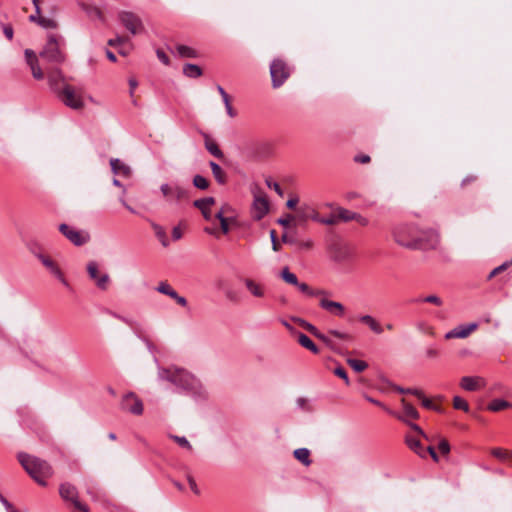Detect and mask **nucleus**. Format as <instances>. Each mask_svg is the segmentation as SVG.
I'll list each match as a JSON object with an SVG mask.
<instances>
[{
    "label": "nucleus",
    "instance_id": "11",
    "mask_svg": "<svg viewBox=\"0 0 512 512\" xmlns=\"http://www.w3.org/2000/svg\"><path fill=\"white\" fill-rule=\"evenodd\" d=\"M59 231L76 246H82L90 240L88 232L76 230L65 223L59 225Z\"/></svg>",
    "mask_w": 512,
    "mask_h": 512
},
{
    "label": "nucleus",
    "instance_id": "41",
    "mask_svg": "<svg viewBox=\"0 0 512 512\" xmlns=\"http://www.w3.org/2000/svg\"><path fill=\"white\" fill-rule=\"evenodd\" d=\"M155 289L157 292L167 295L170 298L176 291L167 281H161Z\"/></svg>",
    "mask_w": 512,
    "mask_h": 512
},
{
    "label": "nucleus",
    "instance_id": "59",
    "mask_svg": "<svg viewBox=\"0 0 512 512\" xmlns=\"http://www.w3.org/2000/svg\"><path fill=\"white\" fill-rule=\"evenodd\" d=\"M223 103L225 105L226 112L229 115V117L234 118L237 113H236V111L233 109V107L231 105L230 97L228 99H226V100H223Z\"/></svg>",
    "mask_w": 512,
    "mask_h": 512
},
{
    "label": "nucleus",
    "instance_id": "18",
    "mask_svg": "<svg viewBox=\"0 0 512 512\" xmlns=\"http://www.w3.org/2000/svg\"><path fill=\"white\" fill-rule=\"evenodd\" d=\"M296 218L300 223H304L309 219L317 222V220H319V214L309 204H302L296 209Z\"/></svg>",
    "mask_w": 512,
    "mask_h": 512
},
{
    "label": "nucleus",
    "instance_id": "45",
    "mask_svg": "<svg viewBox=\"0 0 512 512\" xmlns=\"http://www.w3.org/2000/svg\"><path fill=\"white\" fill-rule=\"evenodd\" d=\"M169 438L172 439L173 441H175L179 446H181L187 450H192V445L190 444V442L188 441V439L186 437L170 434Z\"/></svg>",
    "mask_w": 512,
    "mask_h": 512
},
{
    "label": "nucleus",
    "instance_id": "44",
    "mask_svg": "<svg viewBox=\"0 0 512 512\" xmlns=\"http://www.w3.org/2000/svg\"><path fill=\"white\" fill-rule=\"evenodd\" d=\"M193 185L200 190H206L208 189L210 183L205 177L201 175H195L193 178Z\"/></svg>",
    "mask_w": 512,
    "mask_h": 512
},
{
    "label": "nucleus",
    "instance_id": "54",
    "mask_svg": "<svg viewBox=\"0 0 512 512\" xmlns=\"http://www.w3.org/2000/svg\"><path fill=\"white\" fill-rule=\"evenodd\" d=\"M313 241L310 240V239H307V240H297V243H296V246L298 247V249L300 250H305V251H308V250H311L313 248Z\"/></svg>",
    "mask_w": 512,
    "mask_h": 512
},
{
    "label": "nucleus",
    "instance_id": "60",
    "mask_svg": "<svg viewBox=\"0 0 512 512\" xmlns=\"http://www.w3.org/2000/svg\"><path fill=\"white\" fill-rule=\"evenodd\" d=\"M509 266V263L508 262H505L503 264H501L500 266L494 268L490 274H489V279H491L492 277L496 276L497 274H499L500 272L504 271L507 269V267Z\"/></svg>",
    "mask_w": 512,
    "mask_h": 512
},
{
    "label": "nucleus",
    "instance_id": "52",
    "mask_svg": "<svg viewBox=\"0 0 512 512\" xmlns=\"http://www.w3.org/2000/svg\"><path fill=\"white\" fill-rule=\"evenodd\" d=\"M38 24L43 27V28H51V29H54L57 27V23L56 21H54L53 19H49V18H45V17H41L38 19Z\"/></svg>",
    "mask_w": 512,
    "mask_h": 512
},
{
    "label": "nucleus",
    "instance_id": "35",
    "mask_svg": "<svg viewBox=\"0 0 512 512\" xmlns=\"http://www.w3.org/2000/svg\"><path fill=\"white\" fill-rule=\"evenodd\" d=\"M111 169L115 174H130V168L122 163L119 159H111L110 160Z\"/></svg>",
    "mask_w": 512,
    "mask_h": 512
},
{
    "label": "nucleus",
    "instance_id": "2",
    "mask_svg": "<svg viewBox=\"0 0 512 512\" xmlns=\"http://www.w3.org/2000/svg\"><path fill=\"white\" fill-rule=\"evenodd\" d=\"M18 460L26 472L41 486L46 485V479L53 474L48 462L26 453H19Z\"/></svg>",
    "mask_w": 512,
    "mask_h": 512
},
{
    "label": "nucleus",
    "instance_id": "56",
    "mask_svg": "<svg viewBox=\"0 0 512 512\" xmlns=\"http://www.w3.org/2000/svg\"><path fill=\"white\" fill-rule=\"evenodd\" d=\"M294 219H297L296 216L292 214H287L285 217L279 218L277 220L278 224L282 225L283 227H288Z\"/></svg>",
    "mask_w": 512,
    "mask_h": 512
},
{
    "label": "nucleus",
    "instance_id": "6",
    "mask_svg": "<svg viewBox=\"0 0 512 512\" xmlns=\"http://www.w3.org/2000/svg\"><path fill=\"white\" fill-rule=\"evenodd\" d=\"M58 37L54 34L49 35L47 43L40 52V57L51 64H61L65 61V55L60 49Z\"/></svg>",
    "mask_w": 512,
    "mask_h": 512
},
{
    "label": "nucleus",
    "instance_id": "8",
    "mask_svg": "<svg viewBox=\"0 0 512 512\" xmlns=\"http://www.w3.org/2000/svg\"><path fill=\"white\" fill-rule=\"evenodd\" d=\"M56 94L61 102L71 109L80 110L84 107L81 95L77 94L70 85H64Z\"/></svg>",
    "mask_w": 512,
    "mask_h": 512
},
{
    "label": "nucleus",
    "instance_id": "16",
    "mask_svg": "<svg viewBox=\"0 0 512 512\" xmlns=\"http://www.w3.org/2000/svg\"><path fill=\"white\" fill-rule=\"evenodd\" d=\"M160 190L167 201H179L187 197L186 190L177 185L171 186L165 183L161 185Z\"/></svg>",
    "mask_w": 512,
    "mask_h": 512
},
{
    "label": "nucleus",
    "instance_id": "22",
    "mask_svg": "<svg viewBox=\"0 0 512 512\" xmlns=\"http://www.w3.org/2000/svg\"><path fill=\"white\" fill-rule=\"evenodd\" d=\"M202 135L204 137V144H205V148L207 149V151L214 157H216L218 159H223L224 154L221 151V149L219 148V146L217 145V143L214 140H212L211 137L207 133H202Z\"/></svg>",
    "mask_w": 512,
    "mask_h": 512
},
{
    "label": "nucleus",
    "instance_id": "28",
    "mask_svg": "<svg viewBox=\"0 0 512 512\" xmlns=\"http://www.w3.org/2000/svg\"><path fill=\"white\" fill-rule=\"evenodd\" d=\"M209 166L211 168V171H212V174H213L215 180L219 184H225L227 181V175L224 172V170L216 162H213V161L209 162Z\"/></svg>",
    "mask_w": 512,
    "mask_h": 512
},
{
    "label": "nucleus",
    "instance_id": "31",
    "mask_svg": "<svg viewBox=\"0 0 512 512\" xmlns=\"http://www.w3.org/2000/svg\"><path fill=\"white\" fill-rule=\"evenodd\" d=\"M215 218L220 222L221 231L227 234L230 231V224L234 222L233 217L224 216V211H218L215 214Z\"/></svg>",
    "mask_w": 512,
    "mask_h": 512
},
{
    "label": "nucleus",
    "instance_id": "40",
    "mask_svg": "<svg viewBox=\"0 0 512 512\" xmlns=\"http://www.w3.org/2000/svg\"><path fill=\"white\" fill-rule=\"evenodd\" d=\"M214 204H215V198L214 197H206V198L197 199L193 203V205L196 208H198L199 210L208 209V208H210Z\"/></svg>",
    "mask_w": 512,
    "mask_h": 512
},
{
    "label": "nucleus",
    "instance_id": "4",
    "mask_svg": "<svg viewBox=\"0 0 512 512\" xmlns=\"http://www.w3.org/2000/svg\"><path fill=\"white\" fill-rule=\"evenodd\" d=\"M440 244L439 233L432 228H421L418 226L416 240L413 250L430 251L436 250Z\"/></svg>",
    "mask_w": 512,
    "mask_h": 512
},
{
    "label": "nucleus",
    "instance_id": "53",
    "mask_svg": "<svg viewBox=\"0 0 512 512\" xmlns=\"http://www.w3.org/2000/svg\"><path fill=\"white\" fill-rule=\"evenodd\" d=\"M333 372L336 376L343 379L345 381L346 385L350 384L347 372L342 366L336 367Z\"/></svg>",
    "mask_w": 512,
    "mask_h": 512
},
{
    "label": "nucleus",
    "instance_id": "34",
    "mask_svg": "<svg viewBox=\"0 0 512 512\" xmlns=\"http://www.w3.org/2000/svg\"><path fill=\"white\" fill-rule=\"evenodd\" d=\"M510 407H512L510 402L503 399H494L488 404L487 409L492 412H498Z\"/></svg>",
    "mask_w": 512,
    "mask_h": 512
},
{
    "label": "nucleus",
    "instance_id": "27",
    "mask_svg": "<svg viewBox=\"0 0 512 512\" xmlns=\"http://www.w3.org/2000/svg\"><path fill=\"white\" fill-rule=\"evenodd\" d=\"M405 441H406L407 446L412 451H414L416 454H418L422 458L426 457V450L424 449V447L422 446L421 442L418 439H416L412 436H407Z\"/></svg>",
    "mask_w": 512,
    "mask_h": 512
},
{
    "label": "nucleus",
    "instance_id": "23",
    "mask_svg": "<svg viewBox=\"0 0 512 512\" xmlns=\"http://www.w3.org/2000/svg\"><path fill=\"white\" fill-rule=\"evenodd\" d=\"M483 379L480 377L464 376L461 378L460 386L466 391H475L480 388Z\"/></svg>",
    "mask_w": 512,
    "mask_h": 512
},
{
    "label": "nucleus",
    "instance_id": "39",
    "mask_svg": "<svg viewBox=\"0 0 512 512\" xmlns=\"http://www.w3.org/2000/svg\"><path fill=\"white\" fill-rule=\"evenodd\" d=\"M491 454L499 460H511L512 459V451H508L502 448H493L491 449Z\"/></svg>",
    "mask_w": 512,
    "mask_h": 512
},
{
    "label": "nucleus",
    "instance_id": "37",
    "mask_svg": "<svg viewBox=\"0 0 512 512\" xmlns=\"http://www.w3.org/2000/svg\"><path fill=\"white\" fill-rule=\"evenodd\" d=\"M151 226H152V229L155 232L156 237L159 239L161 244L164 247H167L169 245V240L167 238V234H166V231L164 230V228L162 226H160L159 224L154 223V222L151 224Z\"/></svg>",
    "mask_w": 512,
    "mask_h": 512
},
{
    "label": "nucleus",
    "instance_id": "63",
    "mask_svg": "<svg viewBox=\"0 0 512 512\" xmlns=\"http://www.w3.org/2000/svg\"><path fill=\"white\" fill-rule=\"evenodd\" d=\"M438 448H439L440 452L443 454H448L450 451V445H449L448 441L445 439H442L439 442Z\"/></svg>",
    "mask_w": 512,
    "mask_h": 512
},
{
    "label": "nucleus",
    "instance_id": "10",
    "mask_svg": "<svg viewBox=\"0 0 512 512\" xmlns=\"http://www.w3.org/2000/svg\"><path fill=\"white\" fill-rule=\"evenodd\" d=\"M253 193V211L254 218L256 220H261L269 211V201L265 194V192L259 187H255L252 191Z\"/></svg>",
    "mask_w": 512,
    "mask_h": 512
},
{
    "label": "nucleus",
    "instance_id": "20",
    "mask_svg": "<svg viewBox=\"0 0 512 512\" xmlns=\"http://www.w3.org/2000/svg\"><path fill=\"white\" fill-rule=\"evenodd\" d=\"M247 291L255 298H264L266 295V288L263 284L255 281L251 278H245L243 280Z\"/></svg>",
    "mask_w": 512,
    "mask_h": 512
},
{
    "label": "nucleus",
    "instance_id": "36",
    "mask_svg": "<svg viewBox=\"0 0 512 512\" xmlns=\"http://www.w3.org/2000/svg\"><path fill=\"white\" fill-rule=\"evenodd\" d=\"M280 277L281 279L286 282L287 284H290V285H299V281H298V278L297 276L292 273L288 267H284L281 272H280Z\"/></svg>",
    "mask_w": 512,
    "mask_h": 512
},
{
    "label": "nucleus",
    "instance_id": "51",
    "mask_svg": "<svg viewBox=\"0 0 512 512\" xmlns=\"http://www.w3.org/2000/svg\"><path fill=\"white\" fill-rule=\"evenodd\" d=\"M316 338L324 342L331 349H335V343L329 338L328 335L321 333L319 330L314 335Z\"/></svg>",
    "mask_w": 512,
    "mask_h": 512
},
{
    "label": "nucleus",
    "instance_id": "21",
    "mask_svg": "<svg viewBox=\"0 0 512 512\" xmlns=\"http://www.w3.org/2000/svg\"><path fill=\"white\" fill-rule=\"evenodd\" d=\"M320 306L321 308L325 309L326 311L337 315V316H343L345 312V308L342 303L328 300V299H321L320 300Z\"/></svg>",
    "mask_w": 512,
    "mask_h": 512
},
{
    "label": "nucleus",
    "instance_id": "5",
    "mask_svg": "<svg viewBox=\"0 0 512 512\" xmlns=\"http://www.w3.org/2000/svg\"><path fill=\"white\" fill-rule=\"evenodd\" d=\"M292 67L283 59L275 58L270 64L271 83L274 89L280 88L292 73Z\"/></svg>",
    "mask_w": 512,
    "mask_h": 512
},
{
    "label": "nucleus",
    "instance_id": "26",
    "mask_svg": "<svg viewBox=\"0 0 512 512\" xmlns=\"http://www.w3.org/2000/svg\"><path fill=\"white\" fill-rule=\"evenodd\" d=\"M359 321L361 323L367 325L373 333H375L377 335H380L383 333V327L371 315H362V316H360Z\"/></svg>",
    "mask_w": 512,
    "mask_h": 512
},
{
    "label": "nucleus",
    "instance_id": "50",
    "mask_svg": "<svg viewBox=\"0 0 512 512\" xmlns=\"http://www.w3.org/2000/svg\"><path fill=\"white\" fill-rule=\"evenodd\" d=\"M416 301L417 302L431 303V304L436 305V306H442V304H443L442 299L439 296H437V295H429V296H426L424 298L417 299Z\"/></svg>",
    "mask_w": 512,
    "mask_h": 512
},
{
    "label": "nucleus",
    "instance_id": "3",
    "mask_svg": "<svg viewBox=\"0 0 512 512\" xmlns=\"http://www.w3.org/2000/svg\"><path fill=\"white\" fill-rule=\"evenodd\" d=\"M418 225L413 223H401L392 228V237L399 246L413 250L417 236Z\"/></svg>",
    "mask_w": 512,
    "mask_h": 512
},
{
    "label": "nucleus",
    "instance_id": "55",
    "mask_svg": "<svg viewBox=\"0 0 512 512\" xmlns=\"http://www.w3.org/2000/svg\"><path fill=\"white\" fill-rule=\"evenodd\" d=\"M266 185L273 189L279 196H283V190L277 182H273L271 178H266Z\"/></svg>",
    "mask_w": 512,
    "mask_h": 512
},
{
    "label": "nucleus",
    "instance_id": "62",
    "mask_svg": "<svg viewBox=\"0 0 512 512\" xmlns=\"http://www.w3.org/2000/svg\"><path fill=\"white\" fill-rule=\"evenodd\" d=\"M187 481L189 483V486L191 488V490L196 494V495H199L200 494V490L196 484V481L195 479L191 476V475H187Z\"/></svg>",
    "mask_w": 512,
    "mask_h": 512
},
{
    "label": "nucleus",
    "instance_id": "33",
    "mask_svg": "<svg viewBox=\"0 0 512 512\" xmlns=\"http://www.w3.org/2000/svg\"><path fill=\"white\" fill-rule=\"evenodd\" d=\"M294 457L304 466L311 465L310 451L307 448H298L293 452Z\"/></svg>",
    "mask_w": 512,
    "mask_h": 512
},
{
    "label": "nucleus",
    "instance_id": "14",
    "mask_svg": "<svg viewBox=\"0 0 512 512\" xmlns=\"http://www.w3.org/2000/svg\"><path fill=\"white\" fill-rule=\"evenodd\" d=\"M329 250L331 259L338 263L349 260L352 255L349 245L341 242L333 243Z\"/></svg>",
    "mask_w": 512,
    "mask_h": 512
},
{
    "label": "nucleus",
    "instance_id": "17",
    "mask_svg": "<svg viewBox=\"0 0 512 512\" xmlns=\"http://www.w3.org/2000/svg\"><path fill=\"white\" fill-rule=\"evenodd\" d=\"M478 327L477 323H469L465 325H460L455 327L454 329L450 330L445 334L446 339H453V338H466L468 337L473 331H475Z\"/></svg>",
    "mask_w": 512,
    "mask_h": 512
},
{
    "label": "nucleus",
    "instance_id": "58",
    "mask_svg": "<svg viewBox=\"0 0 512 512\" xmlns=\"http://www.w3.org/2000/svg\"><path fill=\"white\" fill-rule=\"evenodd\" d=\"M127 40L128 39L126 37L116 36L115 38L108 40V45L112 46V47H116V46H119V45L123 44Z\"/></svg>",
    "mask_w": 512,
    "mask_h": 512
},
{
    "label": "nucleus",
    "instance_id": "48",
    "mask_svg": "<svg viewBox=\"0 0 512 512\" xmlns=\"http://www.w3.org/2000/svg\"><path fill=\"white\" fill-rule=\"evenodd\" d=\"M453 406L455 409L463 410L465 412L469 411V405L468 403L461 397L455 396L453 398Z\"/></svg>",
    "mask_w": 512,
    "mask_h": 512
},
{
    "label": "nucleus",
    "instance_id": "29",
    "mask_svg": "<svg viewBox=\"0 0 512 512\" xmlns=\"http://www.w3.org/2000/svg\"><path fill=\"white\" fill-rule=\"evenodd\" d=\"M255 155L259 158H265L272 154L273 145L269 142L258 143L255 147Z\"/></svg>",
    "mask_w": 512,
    "mask_h": 512
},
{
    "label": "nucleus",
    "instance_id": "7",
    "mask_svg": "<svg viewBox=\"0 0 512 512\" xmlns=\"http://www.w3.org/2000/svg\"><path fill=\"white\" fill-rule=\"evenodd\" d=\"M60 496L65 500L71 502L73 512H89V507L81 502L78 498V491L75 486L70 483H63L59 488Z\"/></svg>",
    "mask_w": 512,
    "mask_h": 512
},
{
    "label": "nucleus",
    "instance_id": "57",
    "mask_svg": "<svg viewBox=\"0 0 512 512\" xmlns=\"http://www.w3.org/2000/svg\"><path fill=\"white\" fill-rule=\"evenodd\" d=\"M328 335H331V336H334L336 338L343 339V340H349L351 338V336L349 334L340 332L338 330H333V329L328 331Z\"/></svg>",
    "mask_w": 512,
    "mask_h": 512
},
{
    "label": "nucleus",
    "instance_id": "32",
    "mask_svg": "<svg viewBox=\"0 0 512 512\" xmlns=\"http://www.w3.org/2000/svg\"><path fill=\"white\" fill-rule=\"evenodd\" d=\"M183 74L189 78H199L203 71L200 66L188 63L183 66Z\"/></svg>",
    "mask_w": 512,
    "mask_h": 512
},
{
    "label": "nucleus",
    "instance_id": "13",
    "mask_svg": "<svg viewBox=\"0 0 512 512\" xmlns=\"http://www.w3.org/2000/svg\"><path fill=\"white\" fill-rule=\"evenodd\" d=\"M87 273L89 278L95 283L100 290H107L110 283L108 273H100L99 265L96 261H89L87 264Z\"/></svg>",
    "mask_w": 512,
    "mask_h": 512
},
{
    "label": "nucleus",
    "instance_id": "15",
    "mask_svg": "<svg viewBox=\"0 0 512 512\" xmlns=\"http://www.w3.org/2000/svg\"><path fill=\"white\" fill-rule=\"evenodd\" d=\"M36 256L54 277H56L64 286L69 287V283L64 277L63 272L53 259L44 254H37Z\"/></svg>",
    "mask_w": 512,
    "mask_h": 512
},
{
    "label": "nucleus",
    "instance_id": "47",
    "mask_svg": "<svg viewBox=\"0 0 512 512\" xmlns=\"http://www.w3.org/2000/svg\"><path fill=\"white\" fill-rule=\"evenodd\" d=\"M293 321L298 323L302 328H304L305 330L310 332L312 335H315V333L318 330L313 324L307 322L306 320H304L302 318H293Z\"/></svg>",
    "mask_w": 512,
    "mask_h": 512
},
{
    "label": "nucleus",
    "instance_id": "19",
    "mask_svg": "<svg viewBox=\"0 0 512 512\" xmlns=\"http://www.w3.org/2000/svg\"><path fill=\"white\" fill-rule=\"evenodd\" d=\"M25 57H26L28 65L31 68L33 77L37 80L43 79L44 74H43L41 67L38 64V58H37L36 54L32 50L26 49Z\"/></svg>",
    "mask_w": 512,
    "mask_h": 512
},
{
    "label": "nucleus",
    "instance_id": "46",
    "mask_svg": "<svg viewBox=\"0 0 512 512\" xmlns=\"http://www.w3.org/2000/svg\"><path fill=\"white\" fill-rule=\"evenodd\" d=\"M354 214H355V212L349 211L344 208H339L337 210V219L345 221V222L352 221L354 218Z\"/></svg>",
    "mask_w": 512,
    "mask_h": 512
},
{
    "label": "nucleus",
    "instance_id": "9",
    "mask_svg": "<svg viewBox=\"0 0 512 512\" xmlns=\"http://www.w3.org/2000/svg\"><path fill=\"white\" fill-rule=\"evenodd\" d=\"M118 20L132 35H137L144 31L141 18L133 12L120 11L118 13Z\"/></svg>",
    "mask_w": 512,
    "mask_h": 512
},
{
    "label": "nucleus",
    "instance_id": "61",
    "mask_svg": "<svg viewBox=\"0 0 512 512\" xmlns=\"http://www.w3.org/2000/svg\"><path fill=\"white\" fill-rule=\"evenodd\" d=\"M171 298L174 299L178 305H180L182 307H186L187 306L186 298L183 297V296H180L176 291L171 296Z\"/></svg>",
    "mask_w": 512,
    "mask_h": 512
},
{
    "label": "nucleus",
    "instance_id": "49",
    "mask_svg": "<svg viewBox=\"0 0 512 512\" xmlns=\"http://www.w3.org/2000/svg\"><path fill=\"white\" fill-rule=\"evenodd\" d=\"M413 395L417 396L421 400L422 405L425 408H427V409L434 408V404L432 403V401L430 399H428L427 397H425L424 394L422 393V391L414 390Z\"/></svg>",
    "mask_w": 512,
    "mask_h": 512
},
{
    "label": "nucleus",
    "instance_id": "1",
    "mask_svg": "<svg viewBox=\"0 0 512 512\" xmlns=\"http://www.w3.org/2000/svg\"><path fill=\"white\" fill-rule=\"evenodd\" d=\"M159 379L168 381L178 389L183 390L191 395L205 397L206 391L203 384L191 373L184 369L168 368L160 369L158 372Z\"/></svg>",
    "mask_w": 512,
    "mask_h": 512
},
{
    "label": "nucleus",
    "instance_id": "42",
    "mask_svg": "<svg viewBox=\"0 0 512 512\" xmlns=\"http://www.w3.org/2000/svg\"><path fill=\"white\" fill-rule=\"evenodd\" d=\"M298 287V289L309 295V296H312V297H316V296H319V295H324L325 294V291L324 290H313L311 289L306 283H300L299 282V285H296Z\"/></svg>",
    "mask_w": 512,
    "mask_h": 512
},
{
    "label": "nucleus",
    "instance_id": "24",
    "mask_svg": "<svg viewBox=\"0 0 512 512\" xmlns=\"http://www.w3.org/2000/svg\"><path fill=\"white\" fill-rule=\"evenodd\" d=\"M63 75L62 72L59 69H53L48 72V82L51 87V89L56 93L58 92L62 87L60 86V83L63 81Z\"/></svg>",
    "mask_w": 512,
    "mask_h": 512
},
{
    "label": "nucleus",
    "instance_id": "43",
    "mask_svg": "<svg viewBox=\"0 0 512 512\" xmlns=\"http://www.w3.org/2000/svg\"><path fill=\"white\" fill-rule=\"evenodd\" d=\"M347 363L356 372H362L368 367V364L365 361L358 359L349 358L347 359Z\"/></svg>",
    "mask_w": 512,
    "mask_h": 512
},
{
    "label": "nucleus",
    "instance_id": "64",
    "mask_svg": "<svg viewBox=\"0 0 512 512\" xmlns=\"http://www.w3.org/2000/svg\"><path fill=\"white\" fill-rule=\"evenodd\" d=\"M354 161L361 164H368L371 161V158L369 155L359 154L354 157Z\"/></svg>",
    "mask_w": 512,
    "mask_h": 512
},
{
    "label": "nucleus",
    "instance_id": "25",
    "mask_svg": "<svg viewBox=\"0 0 512 512\" xmlns=\"http://www.w3.org/2000/svg\"><path fill=\"white\" fill-rule=\"evenodd\" d=\"M295 336L297 338V342L305 349L309 350L313 354H318L320 352L319 348L306 334L297 332L295 333Z\"/></svg>",
    "mask_w": 512,
    "mask_h": 512
},
{
    "label": "nucleus",
    "instance_id": "12",
    "mask_svg": "<svg viewBox=\"0 0 512 512\" xmlns=\"http://www.w3.org/2000/svg\"><path fill=\"white\" fill-rule=\"evenodd\" d=\"M120 408L125 412L137 416L142 415L144 410L142 400L133 392L126 393L122 397Z\"/></svg>",
    "mask_w": 512,
    "mask_h": 512
},
{
    "label": "nucleus",
    "instance_id": "38",
    "mask_svg": "<svg viewBox=\"0 0 512 512\" xmlns=\"http://www.w3.org/2000/svg\"><path fill=\"white\" fill-rule=\"evenodd\" d=\"M401 403H402L403 411H404V414L406 417H409L412 419L419 418V413L410 403H408L405 399H402Z\"/></svg>",
    "mask_w": 512,
    "mask_h": 512
},
{
    "label": "nucleus",
    "instance_id": "30",
    "mask_svg": "<svg viewBox=\"0 0 512 512\" xmlns=\"http://www.w3.org/2000/svg\"><path fill=\"white\" fill-rule=\"evenodd\" d=\"M176 53L181 58H197L198 52L186 45L178 44L175 47Z\"/></svg>",
    "mask_w": 512,
    "mask_h": 512
}]
</instances>
